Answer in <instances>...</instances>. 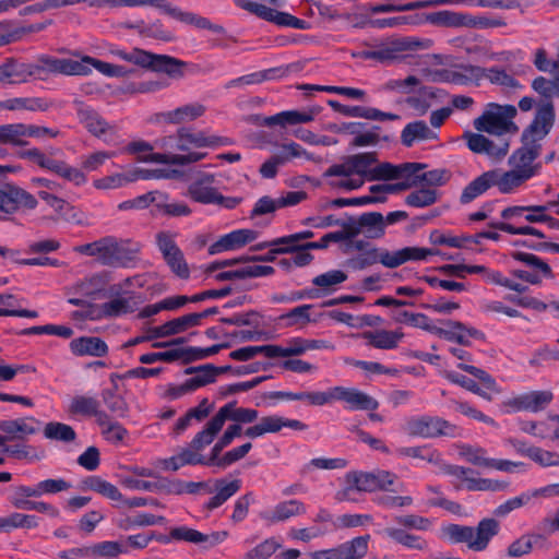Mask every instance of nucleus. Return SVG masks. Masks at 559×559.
Returning <instances> with one entry per match:
<instances>
[{
  "label": "nucleus",
  "instance_id": "nucleus-52",
  "mask_svg": "<svg viewBox=\"0 0 559 559\" xmlns=\"http://www.w3.org/2000/svg\"><path fill=\"white\" fill-rule=\"evenodd\" d=\"M96 423L100 427L103 437L111 443L121 442L128 436V430L120 423L112 420L105 412L99 414Z\"/></svg>",
  "mask_w": 559,
  "mask_h": 559
},
{
  "label": "nucleus",
  "instance_id": "nucleus-12",
  "mask_svg": "<svg viewBox=\"0 0 559 559\" xmlns=\"http://www.w3.org/2000/svg\"><path fill=\"white\" fill-rule=\"evenodd\" d=\"M215 176L212 174L200 175L188 188V195L202 204H216L224 209H235L241 198L224 197L214 187Z\"/></svg>",
  "mask_w": 559,
  "mask_h": 559
},
{
  "label": "nucleus",
  "instance_id": "nucleus-35",
  "mask_svg": "<svg viewBox=\"0 0 559 559\" xmlns=\"http://www.w3.org/2000/svg\"><path fill=\"white\" fill-rule=\"evenodd\" d=\"M437 139V131L428 127L424 120L407 123L401 132V142L406 147H412L416 142L435 141Z\"/></svg>",
  "mask_w": 559,
  "mask_h": 559
},
{
  "label": "nucleus",
  "instance_id": "nucleus-64",
  "mask_svg": "<svg viewBox=\"0 0 559 559\" xmlns=\"http://www.w3.org/2000/svg\"><path fill=\"white\" fill-rule=\"evenodd\" d=\"M44 436L51 440L71 442L75 439L76 433L74 429L67 424L51 421L45 426Z\"/></svg>",
  "mask_w": 559,
  "mask_h": 559
},
{
  "label": "nucleus",
  "instance_id": "nucleus-11",
  "mask_svg": "<svg viewBox=\"0 0 559 559\" xmlns=\"http://www.w3.org/2000/svg\"><path fill=\"white\" fill-rule=\"evenodd\" d=\"M431 47L430 39L391 35L386 37V61H404L408 64H419L420 51Z\"/></svg>",
  "mask_w": 559,
  "mask_h": 559
},
{
  "label": "nucleus",
  "instance_id": "nucleus-49",
  "mask_svg": "<svg viewBox=\"0 0 559 559\" xmlns=\"http://www.w3.org/2000/svg\"><path fill=\"white\" fill-rule=\"evenodd\" d=\"M495 174L490 173V170L485 171L480 176L476 177L473 181H471L462 191L461 202L469 203L479 195L484 194L489 188L493 187L492 179L495 178Z\"/></svg>",
  "mask_w": 559,
  "mask_h": 559
},
{
  "label": "nucleus",
  "instance_id": "nucleus-38",
  "mask_svg": "<svg viewBox=\"0 0 559 559\" xmlns=\"http://www.w3.org/2000/svg\"><path fill=\"white\" fill-rule=\"evenodd\" d=\"M457 367L471 374H473L475 378H477L484 388H480L478 384L476 386L477 391H474V394H477L478 396L491 401L493 394L501 393V388L497 384L496 380L485 370L479 369L475 366L467 365L464 362L457 364Z\"/></svg>",
  "mask_w": 559,
  "mask_h": 559
},
{
  "label": "nucleus",
  "instance_id": "nucleus-7",
  "mask_svg": "<svg viewBox=\"0 0 559 559\" xmlns=\"http://www.w3.org/2000/svg\"><path fill=\"white\" fill-rule=\"evenodd\" d=\"M109 53L134 66L166 73L174 79L183 76L182 69L186 63L170 56L155 55L140 48H132L127 51L115 46H110Z\"/></svg>",
  "mask_w": 559,
  "mask_h": 559
},
{
  "label": "nucleus",
  "instance_id": "nucleus-51",
  "mask_svg": "<svg viewBox=\"0 0 559 559\" xmlns=\"http://www.w3.org/2000/svg\"><path fill=\"white\" fill-rule=\"evenodd\" d=\"M0 108L5 110L45 111L49 108V104L40 97H14L0 102Z\"/></svg>",
  "mask_w": 559,
  "mask_h": 559
},
{
  "label": "nucleus",
  "instance_id": "nucleus-57",
  "mask_svg": "<svg viewBox=\"0 0 559 559\" xmlns=\"http://www.w3.org/2000/svg\"><path fill=\"white\" fill-rule=\"evenodd\" d=\"M31 498H40L38 483L34 486H16L13 495L10 497V502L15 509L25 510L34 501Z\"/></svg>",
  "mask_w": 559,
  "mask_h": 559
},
{
  "label": "nucleus",
  "instance_id": "nucleus-39",
  "mask_svg": "<svg viewBox=\"0 0 559 559\" xmlns=\"http://www.w3.org/2000/svg\"><path fill=\"white\" fill-rule=\"evenodd\" d=\"M221 372L217 368L212 365H205L195 370V374L188 380L183 384L177 388L175 396H180L188 392H192L201 386H204L209 383L215 381V378Z\"/></svg>",
  "mask_w": 559,
  "mask_h": 559
},
{
  "label": "nucleus",
  "instance_id": "nucleus-37",
  "mask_svg": "<svg viewBox=\"0 0 559 559\" xmlns=\"http://www.w3.org/2000/svg\"><path fill=\"white\" fill-rule=\"evenodd\" d=\"M38 421L33 417L0 420V430L9 440L24 439L37 432Z\"/></svg>",
  "mask_w": 559,
  "mask_h": 559
},
{
  "label": "nucleus",
  "instance_id": "nucleus-15",
  "mask_svg": "<svg viewBox=\"0 0 559 559\" xmlns=\"http://www.w3.org/2000/svg\"><path fill=\"white\" fill-rule=\"evenodd\" d=\"M405 430L411 436L435 438L453 436L455 426L440 417L425 415L409 418L405 424Z\"/></svg>",
  "mask_w": 559,
  "mask_h": 559
},
{
  "label": "nucleus",
  "instance_id": "nucleus-13",
  "mask_svg": "<svg viewBox=\"0 0 559 559\" xmlns=\"http://www.w3.org/2000/svg\"><path fill=\"white\" fill-rule=\"evenodd\" d=\"M20 156L36 163L39 167L50 170L78 187L87 181V177L81 169L72 167L63 160L48 158L36 147L22 152Z\"/></svg>",
  "mask_w": 559,
  "mask_h": 559
},
{
  "label": "nucleus",
  "instance_id": "nucleus-31",
  "mask_svg": "<svg viewBox=\"0 0 559 559\" xmlns=\"http://www.w3.org/2000/svg\"><path fill=\"white\" fill-rule=\"evenodd\" d=\"M445 472L454 477H456L459 480L465 484V487L468 490H502L504 489L508 484L500 483L497 480L488 479V478H477L473 477V471L469 468H465L457 465H449L447 466Z\"/></svg>",
  "mask_w": 559,
  "mask_h": 559
},
{
  "label": "nucleus",
  "instance_id": "nucleus-46",
  "mask_svg": "<svg viewBox=\"0 0 559 559\" xmlns=\"http://www.w3.org/2000/svg\"><path fill=\"white\" fill-rule=\"evenodd\" d=\"M288 72V68H275L264 71L253 72L240 78L230 80L226 84V88L245 87L247 85L260 84L266 80L284 76Z\"/></svg>",
  "mask_w": 559,
  "mask_h": 559
},
{
  "label": "nucleus",
  "instance_id": "nucleus-9",
  "mask_svg": "<svg viewBox=\"0 0 559 559\" xmlns=\"http://www.w3.org/2000/svg\"><path fill=\"white\" fill-rule=\"evenodd\" d=\"M515 116L516 108L513 105L490 103L483 114L474 120L473 126L478 132L502 136L518 131L513 121Z\"/></svg>",
  "mask_w": 559,
  "mask_h": 559
},
{
  "label": "nucleus",
  "instance_id": "nucleus-43",
  "mask_svg": "<svg viewBox=\"0 0 559 559\" xmlns=\"http://www.w3.org/2000/svg\"><path fill=\"white\" fill-rule=\"evenodd\" d=\"M139 300L135 295L118 296L102 305V313L107 318H117L134 312Z\"/></svg>",
  "mask_w": 559,
  "mask_h": 559
},
{
  "label": "nucleus",
  "instance_id": "nucleus-45",
  "mask_svg": "<svg viewBox=\"0 0 559 559\" xmlns=\"http://www.w3.org/2000/svg\"><path fill=\"white\" fill-rule=\"evenodd\" d=\"M216 493L206 502L207 510H214L224 504L230 497L236 495L241 488V480L234 479L227 481L226 479H216L214 483Z\"/></svg>",
  "mask_w": 559,
  "mask_h": 559
},
{
  "label": "nucleus",
  "instance_id": "nucleus-44",
  "mask_svg": "<svg viewBox=\"0 0 559 559\" xmlns=\"http://www.w3.org/2000/svg\"><path fill=\"white\" fill-rule=\"evenodd\" d=\"M205 112V107L199 103L187 104L180 106L176 109L164 112L163 119L166 122L180 124L186 122H191L199 117L203 116Z\"/></svg>",
  "mask_w": 559,
  "mask_h": 559
},
{
  "label": "nucleus",
  "instance_id": "nucleus-63",
  "mask_svg": "<svg viewBox=\"0 0 559 559\" xmlns=\"http://www.w3.org/2000/svg\"><path fill=\"white\" fill-rule=\"evenodd\" d=\"M5 64V73H7V83L8 84H19L27 81L29 76L33 75V71L31 67L24 62H19L15 60H9L4 62Z\"/></svg>",
  "mask_w": 559,
  "mask_h": 559
},
{
  "label": "nucleus",
  "instance_id": "nucleus-58",
  "mask_svg": "<svg viewBox=\"0 0 559 559\" xmlns=\"http://www.w3.org/2000/svg\"><path fill=\"white\" fill-rule=\"evenodd\" d=\"M533 500H535L533 489H528L499 504L493 513L496 516L503 518L516 509L528 506Z\"/></svg>",
  "mask_w": 559,
  "mask_h": 559
},
{
  "label": "nucleus",
  "instance_id": "nucleus-30",
  "mask_svg": "<svg viewBox=\"0 0 559 559\" xmlns=\"http://www.w3.org/2000/svg\"><path fill=\"white\" fill-rule=\"evenodd\" d=\"M272 358L299 356L308 350L328 348L326 342L321 340H307L293 337L286 341L285 345H270Z\"/></svg>",
  "mask_w": 559,
  "mask_h": 559
},
{
  "label": "nucleus",
  "instance_id": "nucleus-28",
  "mask_svg": "<svg viewBox=\"0 0 559 559\" xmlns=\"http://www.w3.org/2000/svg\"><path fill=\"white\" fill-rule=\"evenodd\" d=\"M258 238V231L253 229H237L223 235L209 248L210 254H218L225 251L241 249Z\"/></svg>",
  "mask_w": 559,
  "mask_h": 559
},
{
  "label": "nucleus",
  "instance_id": "nucleus-59",
  "mask_svg": "<svg viewBox=\"0 0 559 559\" xmlns=\"http://www.w3.org/2000/svg\"><path fill=\"white\" fill-rule=\"evenodd\" d=\"M102 400L107 409L117 417L123 418L128 415L129 405L126 399L116 390H103Z\"/></svg>",
  "mask_w": 559,
  "mask_h": 559
},
{
  "label": "nucleus",
  "instance_id": "nucleus-33",
  "mask_svg": "<svg viewBox=\"0 0 559 559\" xmlns=\"http://www.w3.org/2000/svg\"><path fill=\"white\" fill-rule=\"evenodd\" d=\"M313 305H300L277 318L278 323L284 328L302 330L310 323L318 322V318L313 316Z\"/></svg>",
  "mask_w": 559,
  "mask_h": 559
},
{
  "label": "nucleus",
  "instance_id": "nucleus-22",
  "mask_svg": "<svg viewBox=\"0 0 559 559\" xmlns=\"http://www.w3.org/2000/svg\"><path fill=\"white\" fill-rule=\"evenodd\" d=\"M283 428L306 430L307 425L298 419H288L277 415L262 417L254 425L245 429L243 435L250 439L262 437L265 433H276Z\"/></svg>",
  "mask_w": 559,
  "mask_h": 559
},
{
  "label": "nucleus",
  "instance_id": "nucleus-61",
  "mask_svg": "<svg viewBox=\"0 0 559 559\" xmlns=\"http://www.w3.org/2000/svg\"><path fill=\"white\" fill-rule=\"evenodd\" d=\"M394 316V319L399 322L407 323L412 326H416L436 334L438 329L432 321L423 313H412L406 310H400Z\"/></svg>",
  "mask_w": 559,
  "mask_h": 559
},
{
  "label": "nucleus",
  "instance_id": "nucleus-20",
  "mask_svg": "<svg viewBox=\"0 0 559 559\" xmlns=\"http://www.w3.org/2000/svg\"><path fill=\"white\" fill-rule=\"evenodd\" d=\"M228 535L227 531L204 534L188 526H177L170 530L168 537H159L158 540L163 543L170 540L186 542L195 545H204L205 548H212L225 542Z\"/></svg>",
  "mask_w": 559,
  "mask_h": 559
},
{
  "label": "nucleus",
  "instance_id": "nucleus-62",
  "mask_svg": "<svg viewBox=\"0 0 559 559\" xmlns=\"http://www.w3.org/2000/svg\"><path fill=\"white\" fill-rule=\"evenodd\" d=\"M437 93L429 87L420 88L418 94L408 96L406 103L415 110L416 115L424 116L431 107V100Z\"/></svg>",
  "mask_w": 559,
  "mask_h": 559
},
{
  "label": "nucleus",
  "instance_id": "nucleus-25",
  "mask_svg": "<svg viewBox=\"0 0 559 559\" xmlns=\"http://www.w3.org/2000/svg\"><path fill=\"white\" fill-rule=\"evenodd\" d=\"M307 509L302 501L290 499L281 501L272 509L260 512V519L269 526L286 522L292 518L306 514Z\"/></svg>",
  "mask_w": 559,
  "mask_h": 559
},
{
  "label": "nucleus",
  "instance_id": "nucleus-18",
  "mask_svg": "<svg viewBox=\"0 0 559 559\" xmlns=\"http://www.w3.org/2000/svg\"><path fill=\"white\" fill-rule=\"evenodd\" d=\"M345 487L336 493L338 501L354 500L353 492H372L381 488V474L352 471L344 476Z\"/></svg>",
  "mask_w": 559,
  "mask_h": 559
},
{
  "label": "nucleus",
  "instance_id": "nucleus-55",
  "mask_svg": "<svg viewBox=\"0 0 559 559\" xmlns=\"http://www.w3.org/2000/svg\"><path fill=\"white\" fill-rule=\"evenodd\" d=\"M457 453L460 457L464 459L466 462L479 466V467H489V463L491 457L487 456L486 449L478 445L471 444H460L457 447Z\"/></svg>",
  "mask_w": 559,
  "mask_h": 559
},
{
  "label": "nucleus",
  "instance_id": "nucleus-56",
  "mask_svg": "<svg viewBox=\"0 0 559 559\" xmlns=\"http://www.w3.org/2000/svg\"><path fill=\"white\" fill-rule=\"evenodd\" d=\"M86 488L110 499L114 501H121L123 499L119 489L111 483L98 477L90 476L84 481Z\"/></svg>",
  "mask_w": 559,
  "mask_h": 559
},
{
  "label": "nucleus",
  "instance_id": "nucleus-19",
  "mask_svg": "<svg viewBox=\"0 0 559 559\" xmlns=\"http://www.w3.org/2000/svg\"><path fill=\"white\" fill-rule=\"evenodd\" d=\"M463 139L466 141V145L472 152L484 154L496 162L504 158L510 148L509 141L502 136L490 140L481 133L466 131L463 134Z\"/></svg>",
  "mask_w": 559,
  "mask_h": 559
},
{
  "label": "nucleus",
  "instance_id": "nucleus-53",
  "mask_svg": "<svg viewBox=\"0 0 559 559\" xmlns=\"http://www.w3.org/2000/svg\"><path fill=\"white\" fill-rule=\"evenodd\" d=\"M419 188L415 191L411 192L406 199L405 203L409 206L421 209L427 207L435 204L439 198L440 193L435 188H428L426 186H418Z\"/></svg>",
  "mask_w": 559,
  "mask_h": 559
},
{
  "label": "nucleus",
  "instance_id": "nucleus-5",
  "mask_svg": "<svg viewBox=\"0 0 559 559\" xmlns=\"http://www.w3.org/2000/svg\"><path fill=\"white\" fill-rule=\"evenodd\" d=\"M500 524L492 518L479 521L477 526L460 524H445L441 527V535L454 544H465L472 551H484L491 539L499 533Z\"/></svg>",
  "mask_w": 559,
  "mask_h": 559
},
{
  "label": "nucleus",
  "instance_id": "nucleus-4",
  "mask_svg": "<svg viewBox=\"0 0 559 559\" xmlns=\"http://www.w3.org/2000/svg\"><path fill=\"white\" fill-rule=\"evenodd\" d=\"M75 251L93 257L102 265L128 266L136 259L140 245L131 239L106 236L75 248Z\"/></svg>",
  "mask_w": 559,
  "mask_h": 559
},
{
  "label": "nucleus",
  "instance_id": "nucleus-6",
  "mask_svg": "<svg viewBox=\"0 0 559 559\" xmlns=\"http://www.w3.org/2000/svg\"><path fill=\"white\" fill-rule=\"evenodd\" d=\"M259 418L257 409L238 407L236 402H230L222 406L218 412L209 420L203 429L192 439L195 449H204L210 445L218 432L223 429L227 419L238 424H251Z\"/></svg>",
  "mask_w": 559,
  "mask_h": 559
},
{
  "label": "nucleus",
  "instance_id": "nucleus-40",
  "mask_svg": "<svg viewBox=\"0 0 559 559\" xmlns=\"http://www.w3.org/2000/svg\"><path fill=\"white\" fill-rule=\"evenodd\" d=\"M110 280V272L102 271L78 282L73 286V292L85 297H94L105 290Z\"/></svg>",
  "mask_w": 559,
  "mask_h": 559
},
{
  "label": "nucleus",
  "instance_id": "nucleus-50",
  "mask_svg": "<svg viewBox=\"0 0 559 559\" xmlns=\"http://www.w3.org/2000/svg\"><path fill=\"white\" fill-rule=\"evenodd\" d=\"M39 519L34 514L13 512L5 516H0V531L10 532L16 528L33 530L38 527Z\"/></svg>",
  "mask_w": 559,
  "mask_h": 559
},
{
  "label": "nucleus",
  "instance_id": "nucleus-16",
  "mask_svg": "<svg viewBox=\"0 0 559 559\" xmlns=\"http://www.w3.org/2000/svg\"><path fill=\"white\" fill-rule=\"evenodd\" d=\"M554 394L550 391H530L502 402L501 408L503 413L532 412L538 413L544 411L552 401Z\"/></svg>",
  "mask_w": 559,
  "mask_h": 559
},
{
  "label": "nucleus",
  "instance_id": "nucleus-27",
  "mask_svg": "<svg viewBox=\"0 0 559 559\" xmlns=\"http://www.w3.org/2000/svg\"><path fill=\"white\" fill-rule=\"evenodd\" d=\"M383 216L381 213L371 212L362 214L358 221V224L350 227L348 231L331 233L323 237V240L338 241L346 237H350L355 234L364 233L369 236L379 234L382 230Z\"/></svg>",
  "mask_w": 559,
  "mask_h": 559
},
{
  "label": "nucleus",
  "instance_id": "nucleus-48",
  "mask_svg": "<svg viewBox=\"0 0 559 559\" xmlns=\"http://www.w3.org/2000/svg\"><path fill=\"white\" fill-rule=\"evenodd\" d=\"M27 123H8L0 126V143L13 146L28 145Z\"/></svg>",
  "mask_w": 559,
  "mask_h": 559
},
{
  "label": "nucleus",
  "instance_id": "nucleus-21",
  "mask_svg": "<svg viewBox=\"0 0 559 559\" xmlns=\"http://www.w3.org/2000/svg\"><path fill=\"white\" fill-rule=\"evenodd\" d=\"M554 121L555 111L552 103L550 100L539 103L534 120L522 134V141L538 143L550 132Z\"/></svg>",
  "mask_w": 559,
  "mask_h": 559
},
{
  "label": "nucleus",
  "instance_id": "nucleus-47",
  "mask_svg": "<svg viewBox=\"0 0 559 559\" xmlns=\"http://www.w3.org/2000/svg\"><path fill=\"white\" fill-rule=\"evenodd\" d=\"M490 173H493L496 176L492 179L493 187H497L498 190L501 193H512L518 188H520L524 182H526L528 179L518 173L516 170L510 168L507 171H502L500 169H493L490 170Z\"/></svg>",
  "mask_w": 559,
  "mask_h": 559
},
{
  "label": "nucleus",
  "instance_id": "nucleus-8",
  "mask_svg": "<svg viewBox=\"0 0 559 559\" xmlns=\"http://www.w3.org/2000/svg\"><path fill=\"white\" fill-rule=\"evenodd\" d=\"M45 64L50 71L66 75H87L92 72L91 67L108 78H123L130 72L122 66L105 62L90 56H83L81 60L48 58L45 60Z\"/></svg>",
  "mask_w": 559,
  "mask_h": 559
},
{
  "label": "nucleus",
  "instance_id": "nucleus-26",
  "mask_svg": "<svg viewBox=\"0 0 559 559\" xmlns=\"http://www.w3.org/2000/svg\"><path fill=\"white\" fill-rule=\"evenodd\" d=\"M334 396L350 411H374L379 406L377 400L356 388L334 386Z\"/></svg>",
  "mask_w": 559,
  "mask_h": 559
},
{
  "label": "nucleus",
  "instance_id": "nucleus-23",
  "mask_svg": "<svg viewBox=\"0 0 559 559\" xmlns=\"http://www.w3.org/2000/svg\"><path fill=\"white\" fill-rule=\"evenodd\" d=\"M369 536H359L343 543L335 548L318 550L311 554L312 559H360L368 551Z\"/></svg>",
  "mask_w": 559,
  "mask_h": 559
},
{
  "label": "nucleus",
  "instance_id": "nucleus-24",
  "mask_svg": "<svg viewBox=\"0 0 559 559\" xmlns=\"http://www.w3.org/2000/svg\"><path fill=\"white\" fill-rule=\"evenodd\" d=\"M37 204L36 198L20 187L7 185L0 188L1 212L12 214L22 207L33 210Z\"/></svg>",
  "mask_w": 559,
  "mask_h": 559
},
{
  "label": "nucleus",
  "instance_id": "nucleus-1",
  "mask_svg": "<svg viewBox=\"0 0 559 559\" xmlns=\"http://www.w3.org/2000/svg\"><path fill=\"white\" fill-rule=\"evenodd\" d=\"M155 144L165 152L151 154L148 158L151 162L185 166L202 160L206 156V153L192 151L193 148L217 147L226 144V140L207 135L203 131L193 132L181 128L176 134L157 139Z\"/></svg>",
  "mask_w": 559,
  "mask_h": 559
},
{
  "label": "nucleus",
  "instance_id": "nucleus-36",
  "mask_svg": "<svg viewBox=\"0 0 559 559\" xmlns=\"http://www.w3.org/2000/svg\"><path fill=\"white\" fill-rule=\"evenodd\" d=\"M70 349L75 356L103 357L108 353L107 344L96 336H81L70 342Z\"/></svg>",
  "mask_w": 559,
  "mask_h": 559
},
{
  "label": "nucleus",
  "instance_id": "nucleus-29",
  "mask_svg": "<svg viewBox=\"0 0 559 559\" xmlns=\"http://www.w3.org/2000/svg\"><path fill=\"white\" fill-rule=\"evenodd\" d=\"M432 255H441L444 260L454 259L452 255L442 254L437 249L405 247L390 253L386 252V267H395L407 261H427Z\"/></svg>",
  "mask_w": 559,
  "mask_h": 559
},
{
  "label": "nucleus",
  "instance_id": "nucleus-34",
  "mask_svg": "<svg viewBox=\"0 0 559 559\" xmlns=\"http://www.w3.org/2000/svg\"><path fill=\"white\" fill-rule=\"evenodd\" d=\"M275 270L269 265L251 264L249 262L243 263L240 267L230 271L218 272L214 275L216 281H233V280H245L270 276L274 274Z\"/></svg>",
  "mask_w": 559,
  "mask_h": 559
},
{
  "label": "nucleus",
  "instance_id": "nucleus-41",
  "mask_svg": "<svg viewBox=\"0 0 559 559\" xmlns=\"http://www.w3.org/2000/svg\"><path fill=\"white\" fill-rule=\"evenodd\" d=\"M67 412L72 416L95 417L96 420L99 414V402L96 397L83 394H76L71 397Z\"/></svg>",
  "mask_w": 559,
  "mask_h": 559
},
{
  "label": "nucleus",
  "instance_id": "nucleus-14",
  "mask_svg": "<svg viewBox=\"0 0 559 559\" xmlns=\"http://www.w3.org/2000/svg\"><path fill=\"white\" fill-rule=\"evenodd\" d=\"M235 4L260 19L272 22L278 26L293 27L296 29H307L309 26L308 22L305 20L298 19L289 13L269 8L262 3L250 0H235Z\"/></svg>",
  "mask_w": 559,
  "mask_h": 559
},
{
  "label": "nucleus",
  "instance_id": "nucleus-3",
  "mask_svg": "<svg viewBox=\"0 0 559 559\" xmlns=\"http://www.w3.org/2000/svg\"><path fill=\"white\" fill-rule=\"evenodd\" d=\"M425 167L424 164L419 163H405L400 165L386 163V194L408 190L417 186L437 189L449 181L450 174L445 169L439 168L424 171Z\"/></svg>",
  "mask_w": 559,
  "mask_h": 559
},
{
  "label": "nucleus",
  "instance_id": "nucleus-2",
  "mask_svg": "<svg viewBox=\"0 0 559 559\" xmlns=\"http://www.w3.org/2000/svg\"><path fill=\"white\" fill-rule=\"evenodd\" d=\"M376 163L373 153L357 154L347 157L343 163L332 165L325 171L331 177V186L346 191L360 188L365 180L384 178V164L372 167Z\"/></svg>",
  "mask_w": 559,
  "mask_h": 559
},
{
  "label": "nucleus",
  "instance_id": "nucleus-42",
  "mask_svg": "<svg viewBox=\"0 0 559 559\" xmlns=\"http://www.w3.org/2000/svg\"><path fill=\"white\" fill-rule=\"evenodd\" d=\"M194 326H198V317L193 316V313H188L153 328L152 333L153 336L168 337L183 333Z\"/></svg>",
  "mask_w": 559,
  "mask_h": 559
},
{
  "label": "nucleus",
  "instance_id": "nucleus-10",
  "mask_svg": "<svg viewBox=\"0 0 559 559\" xmlns=\"http://www.w3.org/2000/svg\"><path fill=\"white\" fill-rule=\"evenodd\" d=\"M75 110L79 122L93 136L102 140L108 145H118L121 143L117 127L108 122L94 108L82 102H75Z\"/></svg>",
  "mask_w": 559,
  "mask_h": 559
},
{
  "label": "nucleus",
  "instance_id": "nucleus-32",
  "mask_svg": "<svg viewBox=\"0 0 559 559\" xmlns=\"http://www.w3.org/2000/svg\"><path fill=\"white\" fill-rule=\"evenodd\" d=\"M436 334L461 345H469L472 340L483 337V333L472 326H466L457 321H449L445 328L436 329Z\"/></svg>",
  "mask_w": 559,
  "mask_h": 559
},
{
  "label": "nucleus",
  "instance_id": "nucleus-60",
  "mask_svg": "<svg viewBox=\"0 0 559 559\" xmlns=\"http://www.w3.org/2000/svg\"><path fill=\"white\" fill-rule=\"evenodd\" d=\"M556 423L551 420V416H549L546 420L543 421H521L520 429L521 431L528 433L533 437L539 439H547L554 435V427Z\"/></svg>",
  "mask_w": 559,
  "mask_h": 559
},
{
  "label": "nucleus",
  "instance_id": "nucleus-17",
  "mask_svg": "<svg viewBox=\"0 0 559 559\" xmlns=\"http://www.w3.org/2000/svg\"><path fill=\"white\" fill-rule=\"evenodd\" d=\"M540 144L523 141V145L515 150L508 159L510 168L531 179L538 175L540 164L537 158L540 155Z\"/></svg>",
  "mask_w": 559,
  "mask_h": 559
},
{
  "label": "nucleus",
  "instance_id": "nucleus-54",
  "mask_svg": "<svg viewBox=\"0 0 559 559\" xmlns=\"http://www.w3.org/2000/svg\"><path fill=\"white\" fill-rule=\"evenodd\" d=\"M313 120V115L306 111L288 110L282 111L274 116L266 118L267 126L280 124L285 127L287 124L307 123Z\"/></svg>",
  "mask_w": 559,
  "mask_h": 559
}]
</instances>
